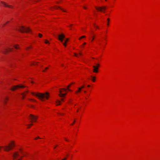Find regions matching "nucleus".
<instances>
[{
    "instance_id": "nucleus-1",
    "label": "nucleus",
    "mask_w": 160,
    "mask_h": 160,
    "mask_svg": "<svg viewBox=\"0 0 160 160\" xmlns=\"http://www.w3.org/2000/svg\"><path fill=\"white\" fill-rule=\"evenodd\" d=\"M31 94L33 95L38 97L42 101H43L45 98L46 99H48L49 97V93L48 92H46L45 94H43L40 93H36L34 92H32Z\"/></svg>"
},
{
    "instance_id": "nucleus-2",
    "label": "nucleus",
    "mask_w": 160,
    "mask_h": 160,
    "mask_svg": "<svg viewBox=\"0 0 160 160\" xmlns=\"http://www.w3.org/2000/svg\"><path fill=\"white\" fill-rule=\"evenodd\" d=\"M18 30L22 32H31L30 29L28 27H25L24 26H20Z\"/></svg>"
},
{
    "instance_id": "nucleus-3",
    "label": "nucleus",
    "mask_w": 160,
    "mask_h": 160,
    "mask_svg": "<svg viewBox=\"0 0 160 160\" xmlns=\"http://www.w3.org/2000/svg\"><path fill=\"white\" fill-rule=\"evenodd\" d=\"M14 144L13 142L9 144L8 146H6L4 147V150L6 151H8L9 150L12 149V148L14 147Z\"/></svg>"
},
{
    "instance_id": "nucleus-4",
    "label": "nucleus",
    "mask_w": 160,
    "mask_h": 160,
    "mask_svg": "<svg viewBox=\"0 0 160 160\" xmlns=\"http://www.w3.org/2000/svg\"><path fill=\"white\" fill-rule=\"evenodd\" d=\"M25 87V86L22 85H17L14 86L12 88H11V90L12 91H14L17 89H18L19 88H24Z\"/></svg>"
},
{
    "instance_id": "nucleus-5",
    "label": "nucleus",
    "mask_w": 160,
    "mask_h": 160,
    "mask_svg": "<svg viewBox=\"0 0 160 160\" xmlns=\"http://www.w3.org/2000/svg\"><path fill=\"white\" fill-rule=\"evenodd\" d=\"M38 118V117L32 114L30 115V118L29 119L31 120L30 121V122H36V119Z\"/></svg>"
},
{
    "instance_id": "nucleus-6",
    "label": "nucleus",
    "mask_w": 160,
    "mask_h": 160,
    "mask_svg": "<svg viewBox=\"0 0 160 160\" xmlns=\"http://www.w3.org/2000/svg\"><path fill=\"white\" fill-rule=\"evenodd\" d=\"M95 8H96V9H97L98 11H100L101 12H102L103 10H105L106 8V6H103L102 7H95Z\"/></svg>"
},
{
    "instance_id": "nucleus-7",
    "label": "nucleus",
    "mask_w": 160,
    "mask_h": 160,
    "mask_svg": "<svg viewBox=\"0 0 160 160\" xmlns=\"http://www.w3.org/2000/svg\"><path fill=\"white\" fill-rule=\"evenodd\" d=\"M58 38L59 40H60L61 42H62L63 41V39L65 38V36L63 34H62L58 35Z\"/></svg>"
},
{
    "instance_id": "nucleus-8",
    "label": "nucleus",
    "mask_w": 160,
    "mask_h": 160,
    "mask_svg": "<svg viewBox=\"0 0 160 160\" xmlns=\"http://www.w3.org/2000/svg\"><path fill=\"white\" fill-rule=\"evenodd\" d=\"M12 48H5L3 51V52L5 54H6L8 52L12 51Z\"/></svg>"
},
{
    "instance_id": "nucleus-9",
    "label": "nucleus",
    "mask_w": 160,
    "mask_h": 160,
    "mask_svg": "<svg viewBox=\"0 0 160 160\" xmlns=\"http://www.w3.org/2000/svg\"><path fill=\"white\" fill-rule=\"evenodd\" d=\"M92 67L93 68V72L95 73H98V68L95 65L93 66Z\"/></svg>"
},
{
    "instance_id": "nucleus-10",
    "label": "nucleus",
    "mask_w": 160,
    "mask_h": 160,
    "mask_svg": "<svg viewBox=\"0 0 160 160\" xmlns=\"http://www.w3.org/2000/svg\"><path fill=\"white\" fill-rule=\"evenodd\" d=\"M60 94H59V96L61 97H63L66 95L67 93H63L61 89L59 90Z\"/></svg>"
},
{
    "instance_id": "nucleus-11",
    "label": "nucleus",
    "mask_w": 160,
    "mask_h": 160,
    "mask_svg": "<svg viewBox=\"0 0 160 160\" xmlns=\"http://www.w3.org/2000/svg\"><path fill=\"white\" fill-rule=\"evenodd\" d=\"M84 88V85H83L82 86L80 87H79L78 88V90L76 91V93H78V92H80L81 91L82 89Z\"/></svg>"
},
{
    "instance_id": "nucleus-12",
    "label": "nucleus",
    "mask_w": 160,
    "mask_h": 160,
    "mask_svg": "<svg viewBox=\"0 0 160 160\" xmlns=\"http://www.w3.org/2000/svg\"><path fill=\"white\" fill-rule=\"evenodd\" d=\"M1 3L5 6L6 7H8L9 8H12V7L11 6L9 5H8L6 3L3 2H1Z\"/></svg>"
},
{
    "instance_id": "nucleus-13",
    "label": "nucleus",
    "mask_w": 160,
    "mask_h": 160,
    "mask_svg": "<svg viewBox=\"0 0 160 160\" xmlns=\"http://www.w3.org/2000/svg\"><path fill=\"white\" fill-rule=\"evenodd\" d=\"M8 98L7 97H5L4 98L2 101L4 104H5L7 103V101L8 100Z\"/></svg>"
},
{
    "instance_id": "nucleus-14",
    "label": "nucleus",
    "mask_w": 160,
    "mask_h": 160,
    "mask_svg": "<svg viewBox=\"0 0 160 160\" xmlns=\"http://www.w3.org/2000/svg\"><path fill=\"white\" fill-rule=\"evenodd\" d=\"M19 155L17 152H15L13 155V156L14 158H16L17 157L19 156Z\"/></svg>"
},
{
    "instance_id": "nucleus-15",
    "label": "nucleus",
    "mask_w": 160,
    "mask_h": 160,
    "mask_svg": "<svg viewBox=\"0 0 160 160\" xmlns=\"http://www.w3.org/2000/svg\"><path fill=\"white\" fill-rule=\"evenodd\" d=\"M69 40V38H67L65 40V42L63 43V45L66 47V43H67V42H68V41Z\"/></svg>"
},
{
    "instance_id": "nucleus-16",
    "label": "nucleus",
    "mask_w": 160,
    "mask_h": 160,
    "mask_svg": "<svg viewBox=\"0 0 160 160\" xmlns=\"http://www.w3.org/2000/svg\"><path fill=\"white\" fill-rule=\"evenodd\" d=\"M91 77L92 78L91 79L92 81L94 82H95L96 80L95 77L91 76Z\"/></svg>"
},
{
    "instance_id": "nucleus-17",
    "label": "nucleus",
    "mask_w": 160,
    "mask_h": 160,
    "mask_svg": "<svg viewBox=\"0 0 160 160\" xmlns=\"http://www.w3.org/2000/svg\"><path fill=\"white\" fill-rule=\"evenodd\" d=\"M58 8H60L61 10H62L63 12H66L65 10H64L62 8H61L58 7V6H56V8H55L56 9H58Z\"/></svg>"
},
{
    "instance_id": "nucleus-18",
    "label": "nucleus",
    "mask_w": 160,
    "mask_h": 160,
    "mask_svg": "<svg viewBox=\"0 0 160 160\" xmlns=\"http://www.w3.org/2000/svg\"><path fill=\"white\" fill-rule=\"evenodd\" d=\"M60 102H61V101L59 100H57L56 101V103L57 104V105H60Z\"/></svg>"
},
{
    "instance_id": "nucleus-19",
    "label": "nucleus",
    "mask_w": 160,
    "mask_h": 160,
    "mask_svg": "<svg viewBox=\"0 0 160 160\" xmlns=\"http://www.w3.org/2000/svg\"><path fill=\"white\" fill-rule=\"evenodd\" d=\"M62 89L65 91H66L67 90H69V91H72V90L71 89H69L68 88H67V89H65V88H62Z\"/></svg>"
},
{
    "instance_id": "nucleus-20",
    "label": "nucleus",
    "mask_w": 160,
    "mask_h": 160,
    "mask_svg": "<svg viewBox=\"0 0 160 160\" xmlns=\"http://www.w3.org/2000/svg\"><path fill=\"white\" fill-rule=\"evenodd\" d=\"M21 95L22 96V98L24 99L25 98V95L24 93H21Z\"/></svg>"
},
{
    "instance_id": "nucleus-21",
    "label": "nucleus",
    "mask_w": 160,
    "mask_h": 160,
    "mask_svg": "<svg viewBox=\"0 0 160 160\" xmlns=\"http://www.w3.org/2000/svg\"><path fill=\"white\" fill-rule=\"evenodd\" d=\"M13 47L16 49H18L19 48V47H18V45H14Z\"/></svg>"
},
{
    "instance_id": "nucleus-22",
    "label": "nucleus",
    "mask_w": 160,
    "mask_h": 160,
    "mask_svg": "<svg viewBox=\"0 0 160 160\" xmlns=\"http://www.w3.org/2000/svg\"><path fill=\"white\" fill-rule=\"evenodd\" d=\"M95 66L99 68L100 67V64L98 63H96V65Z\"/></svg>"
},
{
    "instance_id": "nucleus-23",
    "label": "nucleus",
    "mask_w": 160,
    "mask_h": 160,
    "mask_svg": "<svg viewBox=\"0 0 160 160\" xmlns=\"http://www.w3.org/2000/svg\"><path fill=\"white\" fill-rule=\"evenodd\" d=\"M38 36L39 37H40V38H42V35L41 33H39L38 34Z\"/></svg>"
},
{
    "instance_id": "nucleus-24",
    "label": "nucleus",
    "mask_w": 160,
    "mask_h": 160,
    "mask_svg": "<svg viewBox=\"0 0 160 160\" xmlns=\"http://www.w3.org/2000/svg\"><path fill=\"white\" fill-rule=\"evenodd\" d=\"M45 43H46V44L49 43V41H48L47 40H45Z\"/></svg>"
},
{
    "instance_id": "nucleus-25",
    "label": "nucleus",
    "mask_w": 160,
    "mask_h": 160,
    "mask_svg": "<svg viewBox=\"0 0 160 160\" xmlns=\"http://www.w3.org/2000/svg\"><path fill=\"white\" fill-rule=\"evenodd\" d=\"M74 56L76 57H78V55L76 53H74Z\"/></svg>"
},
{
    "instance_id": "nucleus-26",
    "label": "nucleus",
    "mask_w": 160,
    "mask_h": 160,
    "mask_svg": "<svg viewBox=\"0 0 160 160\" xmlns=\"http://www.w3.org/2000/svg\"><path fill=\"white\" fill-rule=\"evenodd\" d=\"M37 64L36 62H33L32 63V65H35Z\"/></svg>"
},
{
    "instance_id": "nucleus-27",
    "label": "nucleus",
    "mask_w": 160,
    "mask_h": 160,
    "mask_svg": "<svg viewBox=\"0 0 160 160\" xmlns=\"http://www.w3.org/2000/svg\"><path fill=\"white\" fill-rule=\"evenodd\" d=\"M85 36H82L80 38H79V39L80 40L81 38H85Z\"/></svg>"
},
{
    "instance_id": "nucleus-28",
    "label": "nucleus",
    "mask_w": 160,
    "mask_h": 160,
    "mask_svg": "<svg viewBox=\"0 0 160 160\" xmlns=\"http://www.w3.org/2000/svg\"><path fill=\"white\" fill-rule=\"evenodd\" d=\"M29 100L34 102H36V101L35 100L33 99H29Z\"/></svg>"
},
{
    "instance_id": "nucleus-29",
    "label": "nucleus",
    "mask_w": 160,
    "mask_h": 160,
    "mask_svg": "<svg viewBox=\"0 0 160 160\" xmlns=\"http://www.w3.org/2000/svg\"><path fill=\"white\" fill-rule=\"evenodd\" d=\"M32 125H33V124H29L28 125H27L29 126V127H28V128H30V126H32Z\"/></svg>"
},
{
    "instance_id": "nucleus-30",
    "label": "nucleus",
    "mask_w": 160,
    "mask_h": 160,
    "mask_svg": "<svg viewBox=\"0 0 160 160\" xmlns=\"http://www.w3.org/2000/svg\"><path fill=\"white\" fill-rule=\"evenodd\" d=\"M41 139L39 136L37 137L36 138H35V140H37V139Z\"/></svg>"
},
{
    "instance_id": "nucleus-31",
    "label": "nucleus",
    "mask_w": 160,
    "mask_h": 160,
    "mask_svg": "<svg viewBox=\"0 0 160 160\" xmlns=\"http://www.w3.org/2000/svg\"><path fill=\"white\" fill-rule=\"evenodd\" d=\"M94 25L95 27H96L97 28H99V27L98 26H97L95 25V24H94Z\"/></svg>"
},
{
    "instance_id": "nucleus-32",
    "label": "nucleus",
    "mask_w": 160,
    "mask_h": 160,
    "mask_svg": "<svg viewBox=\"0 0 160 160\" xmlns=\"http://www.w3.org/2000/svg\"><path fill=\"white\" fill-rule=\"evenodd\" d=\"M75 122V120H74V122H73V123L71 124V125H73L74 123Z\"/></svg>"
},
{
    "instance_id": "nucleus-33",
    "label": "nucleus",
    "mask_w": 160,
    "mask_h": 160,
    "mask_svg": "<svg viewBox=\"0 0 160 160\" xmlns=\"http://www.w3.org/2000/svg\"><path fill=\"white\" fill-rule=\"evenodd\" d=\"M58 114L60 115H62L63 114V113H58Z\"/></svg>"
},
{
    "instance_id": "nucleus-34",
    "label": "nucleus",
    "mask_w": 160,
    "mask_h": 160,
    "mask_svg": "<svg viewBox=\"0 0 160 160\" xmlns=\"http://www.w3.org/2000/svg\"><path fill=\"white\" fill-rule=\"evenodd\" d=\"M79 55H82V53H81V52H80L79 53Z\"/></svg>"
},
{
    "instance_id": "nucleus-35",
    "label": "nucleus",
    "mask_w": 160,
    "mask_h": 160,
    "mask_svg": "<svg viewBox=\"0 0 160 160\" xmlns=\"http://www.w3.org/2000/svg\"><path fill=\"white\" fill-rule=\"evenodd\" d=\"M71 84L69 85L68 86V88H69L70 87L71 85Z\"/></svg>"
},
{
    "instance_id": "nucleus-36",
    "label": "nucleus",
    "mask_w": 160,
    "mask_h": 160,
    "mask_svg": "<svg viewBox=\"0 0 160 160\" xmlns=\"http://www.w3.org/2000/svg\"><path fill=\"white\" fill-rule=\"evenodd\" d=\"M4 147L0 146V150L2 148H4Z\"/></svg>"
},
{
    "instance_id": "nucleus-37",
    "label": "nucleus",
    "mask_w": 160,
    "mask_h": 160,
    "mask_svg": "<svg viewBox=\"0 0 160 160\" xmlns=\"http://www.w3.org/2000/svg\"><path fill=\"white\" fill-rule=\"evenodd\" d=\"M67 159L66 158H65L62 159V160H66Z\"/></svg>"
},
{
    "instance_id": "nucleus-38",
    "label": "nucleus",
    "mask_w": 160,
    "mask_h": 160,
    "mask_svg": "<svg viewBox=\"0 0 160 160\" xmlns=\"http://www.w3.org/2000/svg\"><path fill=\"white\" fill-rule=\"evenodd\" d=\"M94 36H93V37H92V41L94 40Z\"/></svg>"
},
{
    "instance_id": "nucleus-39",
    "label": "nucleus",
    "mask_w": 160,
    "mask_h": 160,
    "mask_svg": "<svg viewBox=\"0 0 160 160\" xmlns=\"http://www.w3.org/2000/svg\"><path fill=\"white\" fill-rule=\"evenodd\" d=\"M65 140L66 141H68V139H66L65 138Z\"/></svg>"
},
{
    "instance_id": "nucleus-40",
    "label": "nucleus",
    "mask_w": 160,
    "mask_h": 160,
    "mask_svg": "<svg viewBox=\"0 0 160 160\" xmlns=\"http://www.w3.org/2000/svg\"><path fill=\"white\" fill-rule=\"evenodd\" d=\"M107 20H108V22H109V20H110V19H109V18H108V19H107Z\"/></svg>"
},
{
    "instance_id": "nucleus-41",
    "label": "nucleus",
    "mask_w": 160,
    "mask_h": 160,
    "mask_svg": "<svg viewBox=\"0 0 160 160\" xmlns=\"http://www.w3.org/2000/svg\"><path fill=\"white\" fill-rule=\"evenodd\" d=\"M83 8L85 9H86L87 8L86 7H83Z\"/></svg>"
},
{
    "instance_id": "nucleus-42",
    "label": "nucleus",
    "mask_w": 160,
    "mask_h": 160,
    "mask_svg": "<svg viewBox=\"0 0 160 160\" xmlns=\"http://www.w3.org/2000/svg\"><path fill=\"white\" fill-rule=\"evenodd\" d=\"M48 68V67L46 68L45 69H47Z\"/></svg>"
},
{
    "instance_id": "nucleus-43",
    "label": "nucleus",
    "mask_w": 160,
    "mask_h": 160,
    "mask_svg": "<svg viewBox=\"0 0 160 160\" xmlns=\"http://www.w3.org/2000/svg\"><path fill=\"white\" fill-rule=\"evenodd\" d=\"M107 25H108H108H109L108 22Z\"/></svg>"
},
{
    "instance_id": "nucleus-44",
    "label": "nucleus",
    "mask_w": 160,
    "mask_h": 160,
    "mask_svg": "<svg viewBox=\"0 0 160 160\" xmlns=\"http://www.w3.org/2000/svg\"><path fill=\"white\" fill-rule=\"evenodd\" d=\"M86 44V42H84L83 43V45H85Z\"/></svg>"
},
{
    "instance_id": "nucleus-45",
    "label": "nucleus",
    "mask_w": 160,
    "mask_h": 160,
    "mask_svg": "<svg viewBox=\"0 0 160 160\" xmlns=\"http://www.w3.org/2000/svg\"><path fill=\"white\" fill-rule=\"evenodd\" d=\"M61 100L62 101H63V98H62L61 99Z\"/></svg>"
},
{
    "instance_id": "nucleus-46",
    "label": "nucleus",
    "mask_w": 160,
    "mask_h": 160,
    "mask_svg": "<svg viewBox=\"0 0 160 160\" xmlns=\"http://www.w3.org/2000/svg\"><path fill=\"white\" fill-rule=\"evenodd\" d=\"M88 87H90V85H88Z\"/></svg>"
},
{
    "instance_id": "nucleus-47",
    "label": "nucleus",
    "mask_w": 160,
    "mask_h": 160,
    "mask_svg": "<svg viewBox=\"0 0 160 160\" xmlns=\"http://www.w3.org/2000/svg\"><path fill=\"white\" fill-rule=\"evenodd\" d=\"M45 70H43L42 71V72H45Z\"/></svg>"
},
{
    "instance_id": "nucleus-48",
    "label": "nucleus",
    "mask_w": 160,
    "mask_h": 160,
    "mask_svg": "<svg viewBox=\"0 0 160 160\" xmlns=\"http://www.w3.org/2000/svg\"><path fill=\"white\" fill-rule=\"evenodd\" d=\"M28 92V91L27 90V91H26V92L27 93V92Z\"/></svg>"
},
{
    "instance_id": "nucleus-49",
    "label": "nucleus",
    "mask_w": 160,
    "mask_h": 160,
    "mask_svg": "<svg viewBox=\"0 0 160 160\" xmlns=\"http://www.w3.org/2000/svg\"><path fill=\"white\" fill-rule=\"evenodd\" d=\"M72 24H70V26L71 27V26H72Z\"/></svg>"
},
{
    "instance_id": "nucleus-50",
    "label": "nucleus",
    "mask_w": 160,
    "mask_h": 160,
    "mask_svg": "<svg viewBox=\"0 0 160 160\" xmlns=\"http://www.w3.org/2000/svg\"><path fill=\"white\" fill-rule=\"evenodd\" d=\"M6 24V23L3 24V26L5 25Z\"/></svg>"
},
{
    "instance_id": "nucleus-51",
    "label": "nucleus",
    "mask_w": 160,
    "mask_h": 160,
    "mask_svg": "<svg viewBox=\"0 0 160 160\" xmlns=\"http://www.w3.org/2000/svg\"><path fill=\"white\" fill-rule=\"evenodd\" d=\"M22 159V158L20 159H19L18 160H21Z\"/></svg>"
},
{
    "instance_id": "nucleus-52",
    "label": "nucleus",
    "mask_w": 160,
    "mask_h": 160,
    "mask_svg": "<svg viewBox=\"0 0 160 160\" xmlns=\"http://www.w3.org/2000/svg\"><path fill=\"white\" fill-rule=\"evenodd\" d=\"M86 92V91H84V92Z\"/></svg>"
},
{
    "instance_id": "nucleus-53",
    "label": "nucleus",
    "mask_w": 160,
    "mask_h": 160,
    "mask_svg": "<svg viewBox=\"0 0 160 160\" xmlns=\"http://www.w3.org/2000/svg\"><path fill=\"white\" fill-rule=\"evenodd\" d=\"M74 82H72V84H74Z\"/></svg>"
},
{
    "instance_id": "nucleus-54",
    "label": "nucleus",
    "mask_w": 160,
    "mask_h": 160,
    "mask_svg": "<svg viewBox=\"0 0 160 160\" xmlns=\"http://www.w3.org/2000/svg\"><path fill=\"white\" fill-rule=\"evenodd\" d=\"M56 147H57V146H56V147L54 148H55Z\"/></svg>"
},
{
    "instance_id": "nucleus-55",
    "label": "nucleus",
    "mask_w": 160,
    "mask_h": 160,
    "mask_svg": "<svg viewBox=\"0 0 160 160\" xmlns=\"http://www.w3.org/2000/svg\"><path fill=\"white\" fill-rule=\"evenodd\" d=\"M92 58V59H94V58Z\"/></svg>"
},
{
    "instance_id": "nucleus-56",
    "label": "nucleus",
    "mask_w": 160,
    "mask_h": 160,
    "mask_svg": "<svg viewBox=\"0 0 160 160\" xmlns=\"http://www.w3.org/2000/svg\"><path fill=\"white\" fill-rule=\"evenodd\" d=\"M78 112V110H77V111Z\"/></svg>"
},
{
    "instance_id": "nucleus-57",
    "label": "nucleus",
    "mask_w": 160,
    "mask_h": 160,
    "mask_svg": "<svg viewBox=\"0 0 160 160\" xmlns=\"http://www.w3.org/2000/svg\"><path fill=\"white\" fill-rule=\"evenodd\" d=\"M62 66H63V65L62 64Z\"/></svg>"
},
{
    "instance_id": "nucleus-58",
    "label": "nucleus",
    "mask_w": 160,
    "mask_h": 160,
    "mask_svg": "<svg viewBox=\"0 0 160 160\" xmlns=\"http://www.w3.org/2000/svg\"><path fill=\"white\" fill-rule=\"evenodd\" d=\"M105 1H107V0H105Z\"/></svg>"
},
{
    "instance_id": "nucleus-59",
    "label": "nucleus",
    "mask_w": 160,
    "mask_h": 160,
    "mask_svg": "<svg viewBox=\"0 0 160 160\" xmlns=\"http://www.w3.org/2000/svg\"><path fill=\"white\" fill-rule=\"evenodd\" d=\"M105 1H107V0H105Z\"/></svg>"
}]
</instances>
